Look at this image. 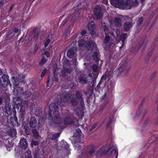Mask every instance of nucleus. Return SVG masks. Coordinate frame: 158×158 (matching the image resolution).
I'll return each mask as SVG.
<instances>
[{"mask_svg":"<svg viewBox=\"0 0 158 158\" xmlns=\"http://www.w3.org/2000/svg\"><path fill=\"white\" fill-rule=\"evenodd\" d=\"M85 44V41L84 40H81L78 42V46L81 49H83L86 46L88 49L89 50H91L93 52H94L93 57L94 60L95 61H98L99 60L98 51L97 49L95 43L92 41H90L86 45Z\"/></svg>","mask_w":158,"mask_h":158,"instance_id":"obj_1","label":"nucleus"},{"mask_svg":"<svg viewBox=\"0 0 158 158\" xmlns=\"http://www.w3.org/2000/svg\"><path fill=\"white\" fill-rule=\"evenodd\" d=\"M123 0H111V4L114 6L121 8L123 9H129L131 7L137 5V0H135L131 2L130 0H125L126 2L123 1Z\"/></svg>","mask_w":158,"mask_h":158,"instance_id":"obj_2","label":"nucleus"},{"mask_svg":"<svg viewBox=\"0 0 158 158\" xmlns=\"http://www.w3.org/2000/svg\"><path fill=\"white\" fill-rule=\"evenodd\" d=\"M94 13L98 19L101 18L103 14L101 11V7L100 6H96L94 9Z\"/></svg>","mask_w":158,"mask_h":158,"instance_id":"obj_3","label":"nucleus"},{"mask_svg":"<svg viewBox=\"0 0 158 158\" xmlns=\"http://www.w3.org/2000/svg\"><path fill=\"white\" fill-rule=\"evenodd\" d=\"M1 134L0 133V135ZM6 136L5 135L3 136H2V137H1L0 136V146L3 145L4 144L5 146H8L9 147V148H7V149L9 151H10V147L12 146V145H11L10 144V145H7V144L6 143L7 141H8L7 139H6Z\"/></svg>","mask_w":158,"mask_h":158,"instance_id":"obj_4","label":"nucleus"},{"mask_svg":"<svg viewBox=\"0 0 158 158\" xmlns=\"http://www.w3.org/2000/svg\"><path fill=\"white\" fill-rule=\"evenodd\" d=\"M67 55L68 57L70 58L74 57V61H76L77 59L76 58L77 56V54L73 49H71L69 50L67 53Z\"/></svg>","mask_w":158,"mask_h":158,"instance_id":"obj_5","label":"nucleus"},{"mask_svg":"<svg viewBox=\"0 0 158 158\" xmlns=\"http://www.w3.org/2000/svg\"><path fill=\"white\" fill-rule=\"evenodd\" d=\"M104 43V44H107L110 47V45H112L114 44L115 43V41L114 39L110 40L109 36L107 35L105 37Z\"/></svg>","mask_w":158,"mask_h":158,"instance_id":"obj_6","label":"nucleus"},{"mask_svg":"<svg viewBox=\"0 0 158 158\" xmlns=\"http://www.w3.org/2000/svg\"><path fill=\"white\" fill-rule=\"evenodd\" d=\"M86 150L85 153L87 155L89 154H91L94 153L95 151V147L94 145H91L88 146L85 149Z\"/></svg>","mask_w":158,"mask_h":158,"instance_id":"obj_7","label":"nucleus"},{"mask_svg":"<svg viewBox=\"0 0 158 158\" xmlns=\"http://www.w3.org/2000/svg\"><path fill=\"white\" fill-rule=\"evenodd\" d=\"M25 76L24 75L20 74L19 75V78L13 77L12 78L13 81L14 85L16 86L19 83V80H21V79H23L25 78Z\"/></svg>","mask_w":158,"mask_h":158,"instance_id":"obj_8","label":"nucleus"},{"mask_svg":"<svg viewBox=\"0 0 158 158\" xmlns=\"http://www.w3.org/2000/svg\"><path fill=\"white\" fill-rule=\"evenodd\" d=\"M92 68L93 71L95 73L94 74L93 73H90L89 75V76L91 79H93L94 76V77H95L98 74V72L97 71L98 69L97 65L96 64H94L92 66Z\"/></svg>","mask_w":158,"mask_h":158,"instance_id":"obj_9","label":"nucleus"},{"mask_svg":"<svg viewBox=\"0 0 158 158\" xmlns=\"http://www.w3.org/2000/svg\"><path fill=\"white\" fill-rule=\"evenodd\" d=\"M19 146L23 149H25L28 147V144L24 138L21 139L19 142Z\"/></svg>","mask_w":158,"mask_h":158,"instance_id":"obj_10","label":"nucleus"},{"mask_svg":"<svg viewBox=\"0 0 158 158\" xmlns=\"http://www.w3.org/2000/svg\"><path fill=\"white\" fill-rule=\"evenodd\" d=\"M80 4L78 5H77L76 6L74 7L73 9L75 10L74 14L76 15H78L79 14L80 10L81 9V6L83 4L82 3L79 2Z\"/></svg>","mask_w":158,"mask_h":158,"instance_id":"obj_11","label":"nucleus"},{"mask_svg":"<svg viewBox=\"0 0 158 158\" xmlns=\"http://www.w3.org/2000/svg\"><path fill=\"white\" fill-rule=\"evenodd\" d=\"M87 27L89 30L90 31H92V35L93 34L92 33L94 32V31L96 27L94 24V23L93 22H90L88 25Z\"/></svg>","mask_w":158,"mask_h":158,"instance_id":"obj_12","label":"nucleus"},{"mask_svg":"<svg viewBox=\"0 0 158 158\" xmlns=\"http://www.w3.org/2000/svg\"><path fill=\"white\" fill-rule=\"evenodd\" d=\"M49 108L50 110L56 113L58 110V106L57 105H56L55 103H53L49 105Z\"/></svg>","mask_w":158,"mask_h":158,"instance_id":"obj_13","label":"nucleus"},{"mask_svg":"<svg viewBox=\"0 0 158 158\" xmlns=\"http://www.w3.org/2000/svg\"><path fill=\"white\" fill-rule=\"evenodd\" d=\"M74 136L77 139H78V138H81L83 137V135H82V132L81 130L78 129L76 131V132L74 135Z\"/></svg>","mask_w":158,"mask_h":158,"instance_id":"obj_14","label":"nucleus"},{"mask_svg":"<svg viewBox=\"0 0 158 158\" xmlns=\"http://www.w3.org/2000/svg\"><path fill=\"white\" fill-rule=\"evenodd\" d=\"M123 19V18L120 17L116 18L114 19V24L117 26L120 25Z\"/></svg>","mask_w":158,"mask_h":158,"instance_id":"obj_15","label":"nucleus"},{"mask_svg":"<svg viewBox=\"0 0 158 158\" xmlns=\"http://www.w3.org/2000/svg\"><path fill=\"white\" fill-rule=\"evenodd\" d=\"M36 123L37 122L35 118L32 117L31 119L30 123V126L34 128L36 126Z\"/></svg>","mask_w":158,"mask_h":158,"instance_id":"obj_16","label":"nucleus"},{"mask_svg":"<svg viewBox=\"0 0 158 158\" xmlns=\"http://www.w3.org/2000/svg\"><path fill=\"white\" fill-rule=\"evenodd\" d=\"M79 76V75L78 74L77 79L79 80L80 82L82 84H84L86 83L87 80L84 77H83L82 76L80 77Z\"/></svg>","mask_w":158,"mask_h":158,"instance_id":"obj_17","label":"nucleus"},{"mask_svg":"<svg viewBox=\"0 0 158 158\" xmlns=\"http://www.w3.org/2000/svg\"><path fill=\"white\" fill-rule=\"evenodd\" d=\"M62 98L61 99V101L62 102H65L68 101L70 97L69 94H63L62 95Z\"/></svg>","mask_w":158,"mask_h":158,"instance_id":"obj_18","label":"nucleus"},{"mask_svg":"<svg viewBox=\"0 0 158 158\" xmlns=\"http://www.w3.org/2000/svg\"><path fill=\"white\" fill-rule=\"evenodd\" d=\"M120 33V31L118 29H116L114 31L112 32V35L114 38L116 39L117 37H118Z\"/></svg>","mask_w":158,"mask_h":158,"instance_id":"obj_19","label":"nucleus"},{"mask_svg":"<svg viewBox=\"0 0 158 158\" xmlns=\"http://www.w3.org/2000/svg\"><path fill=\"white\" fill-rule=\"evenodd\" d=\"M77 97L80 100H81V103L82 106H84V101L82 99L81 94L80 92H77L76 93Z\"/></svg>","mask_w":158,"mask_h":158,"instance_id":"obj_20","label":"nucleus"},{"mask_svg":"<svg viewBox=\"0 0 158 158\" xmlns=\"http://www.w3.org/2000/svg\"><path fill=\"white\" fill-rule=\"evenodd\" d=\"M132 27L131 23L127 22L125 23L124 25V28L126 31L130 30V29Z\"/></svg>","mask_w":158,"mask_h":158,"instance_id":"obj_21","label":"nucleus"},{"mask_svg":"<svg viewBox=\"0 0 158 158\" xmlns=\"http://www.w3.org/2000/svg\"><path fill=\"white\" fill-rule=\"evenodd\" d=\"M53 67V71H54V74L55 76V79L56 81H58V77H56L55 75H56V71H58L59 69H57V66L56 64H55Z\"/></svg>","mask_w":158,"mask_h":158,"instance_id":"obj_22","label":"nucleus"},{"mask_svg":"<svg viewBox=\"0 0 158 158\" xmlns=\"http://www.w3.org/2000/svg\"><path fill=\"white\" fill-rule=\"evenodd\" d=\"M61 117L57 114V115L55 116V122L57 123H62V119Z\"/></svg>","mask_w":158,"mask_h":158,"instance_id":"obj_23","label":"nucleus"},{"mask_svg":"<svg viewBox=\"0 0 158 158\" xmlns=\"http://www.w3.org/2000/svg\"><path fill=\"white\" fill-rule=\"evenodd\" d=\"M8 135L12 137H14L16 134V130L15 129H12L11 131L8 133Z\"/></svg>","mask_w":158,"mask_h":158,"instance_id":"obj_24","label":"nucleus"},{"mask_svg":"<svg viewBox=\"0 0 158 158\" xmlns=\"http://www.w3.org/2000/svg\"><path fill=\"white\" fill-rule=\"evenodd\" d=\"M54 80V79L52 78L51 77V76H49L48 77V82L47 83V87H50V85H51L52 84V81Z\"/></svg>","mask_w":158,"mask_h":158,"instance_id":"obj_25","label":"nucleus"},{"mask_svg":"<svg viewBox=\"0 0 158 158\" xmlns=\"http://www.w3.org/2000/svg\"><path fill=\"white\" fill-rule=\"evenodd\" d=\"M23 158H32L30 151H27L24 154V155L23 156Z\"/></svg>","mask_w":158,"mask_h":158,"instance_id":"obj_26","label":"nucleus"},{"mask_svg":"<svg viewBox=\"0 0 158 158\" xmlns=\"http://www.w3.org/2000/svg\"><path fill=\"white\" fill-rule=\"evenodd\" d=\"M71 71L72 69L71 68L69 69H65L64 68L63 69L62 74L64 75H65L67 74H66V73H70L71 72Z\"/></svg>","mask_w":158,"mask_h":158,"instance_id":"obj_27","label":"nucleus"},{"mask_svg":"<svg viewBox=\"0 0 158 158\" xmlns=\"http://www.w3.org/2000/svg\"><path fill=\"white\" fill-rule=\"evenodd\" d=\"M126 67L125 65H122V64H121L120 67L118 70L117 71L118 73L121 72L122 71H123L124 69L126 68Z\"/></svg>","mask_w":158,"mask_h":158,"instance_id":"obj_28","label":"nucleus"},{"mask_svg":"<svg viewBox=\"0 0 158 158\" xmlns=\"http://www.w3.org/2000/svg\"><path fill=\"white\" fill-rule=\"evenodd\" d=\"M127 37V35L126 34H122L120 37V39L123 43L125 41L126 38Z\"/></svg>","mask_w":158,"mask_h":158,"instance_id":"obj_29","label":"nucleus"},{"mask_svg":"<svg viewBox=\"0 0 158 158\" xmlns=\"http://www.w3.org/2000/svg\"><path fill=\"white\" fill-rule=\"evenodd\" d=\"M62 143H64V144L62 146L65 148L66 149L68 150L69 148V146L66 142H65L64 140H63L61 142V143L62 144Z\"/></svg>","mask_w":158,"mask_h":158,"instance_id":"obj_30","label":"nucleus"},{"mask_svg":"<svg viewBox=\"0 0 158 158\" xmlns=\"http://www.w3.org/2000/svg\"><path fill=\"white\" fill-rule=\"evenodd\" d=\"M112 149L113 150V151L112 152L115 154L116 156L115 158H117L118 156V151L117 150L116 147H113L112 148Z\"/></svg>","mask_w":158,"mask_h":158,"instance_id":"obj_31","label":"nucleus"},{"mask_svg":"<svg viewBox=\"0 0 158 158\" xmlns=\"http://www.w3.org/2000/svg\"><path fill=\"white\" fill-rule=\"evenodd\" d=\"M72 121L71 119L69 118H67L65 119L64 121V124H67L69 123H72Z\"/></svg>","mask_w":158,"mask_h":158,"instance_id":"obj_32","label":"nucleus"},{"mask_svg":"<svg viewBox=\"0 0 158 158\" xmlns=\"http://www.w3.org/2000/svg\"><path fill=\"white\" fill-rule=\"evenodd\" d=\"M2 78L3 79V81L4 82H6L8 79V76L5 75H2Z\"/></svg>","mask_w":158,"mask_h":158,"instance_id":"obj_33","label":"nucleus"},{"mask_svg":"<svg viewBox=\"0 0 158 158\" xmlns=\"http://www.w3.org/2000/svg\"><path fill=\"white\" fill-rule=\"evenodd\" d=\"M33 135L35 138H37L38 136V133L36 130H34L32 131Z\"/></svg>","mask_w":158,"mask_h":158,"instance_id":"obj_34","label":"nucleus"},{"mask_svg":"<svg viewBox=\"0 0 158 158\" xmlns=\"http://www.w3.org/2000/svg\"><path fill=\"white\" fill-rule=\"evenodd\" d=\"M103 28L104 30V31L105 33V34H108V29L107 27L105 25H103Z\"/></svg>","mask_w":158,"mask_h":158,"instance_id":"obj_35","label":"nucleus"},{"mask_svg":"<svg viewBox=\"0 0 158 158\" xmlns=\"http://www.w3.org/2000/svg\"><path fill=\"white\" fill-rule=\"evenodd\" d=\"M47 60L45 58H43L41 60L40 62V64L41 65L44 64L47 62Z\"/></svg>","mask_w":158,"mask_h":158,"instance_id":"obj_36","label":"nucleus"},{"mask_svg":"<svg viewBox=\"0 0 158 158\" xmlns=\"http://www.w3.org/2000/svg\"><path fill=\"white\" fill-rule=\"evenodd\" d=\"M31 144L32 146H33V145L37 146L39 144V143L38 141L32 140L31 142Z\"/></svg>","mask_w":158,"mask_h":158,"instance_id":"obj_37","label":"nucleus"},{"mask_svg":"<svg viewBox=\"0 0 158 158\" xmlns=\"http://www.w3.org/2000/svg\"><path fill=\"white\" fill-rule=\"evenodd\" d=\"M50 42V40L49 39H47L46 40L45 44H44V46L45 47H47L48 44Z\"/></svg>","mask_w":158,"mask_h":158,"instance_id":"obj_38","label":"nucleus"},{"mask_svg":"<svg viewBox=\"0 0 158 158\" xmlns=\"http://www.w3.org/2000/svg\"><path fill=\"white\" fill-rule=\"evenodd\" d=\"M60 135V133H56L54 135L53 137L52 138V139H56L58 137H59Z\"/></svg>","mask_w":158,"mask_h":158,"instance_id":"obj_39","label":"nucleus"},{"mask_svg":"<svg viewBox=\"0 0 158 158\" xmlns=\"http://www.w3.org/2000/svg\"><path fill=\"white\" fill-rule=\"evenodd\" d=\"M31 94L29 90H27V91L25 93V97L27 98L31 95Z\"/></svg>","mask_w":158,"mask_h":158,"instance_id":"obj_40","label":"nucleus"},{"mask_svg":"<svg viewBox=\"0 0 158 158\" xmlns=\"http://www.w3.org/2000/svg\"><path fill=\"white\" fill-rule=\"evenodd\" d=\"M71 103L73 106H74L75 105H76L77 102L76 100L75 99H73L71 101Z\"/></svg>","mask_w":158,"mask_h":158,"instance_id":"obj_41","label":"nucleus"},{"mask_svg":"<svg viewBox=\"0 0 158 158\" xmlns=\"http://www.w3.org/2000/svg\"><path fill=\"white\" fill-rule=\"evenodd\" d=\"M97 126V123H94V124L93 125L92 127H91V128L90 129V130L91 131L93 130L94 129L96 126Z\"/></svg>","mask_w":158,"mask_h":158,"instance_id":"obj_42","label":"nucleus"},{"mask_svg":"<svg viewBox=\"0 0 158 158\" xmlns=\"http://www.w3.org/2000/svg\"><path fill=\"white\" fill-rule=\"evenodd\" d=\"M46 69H45L43 70V71H42V72L41 74V77H43L44 76V75L46 73Z\"/></svg>","mask_w":158,"mask_h":158,"instance_id":"obj_43","label":"nucleus"},{"mask_svg":"<svg viewBox=\"0 0 158 158\" xmlns=\"http://www.w3.org/2000/svg\"><path fill=\"white\" fill-rule=\"evenodd\" d=\"M101 150H100L99 151L100 152V151L101 152L100 153L101 154H99V153L98 152V153L97 154V156H101L102 154H103L105 152V151H104V150H102V149H101Z\"/></svg>","mask_w":158,"mask_h":158,"instance_id":"obj_44","label":"nucleus"},{"mask_svg":"<svg viewBox=\"0 0 158 158\" xmlns=\"http://www.w3.org/2000/svg\"><path fill=\"white\" fill-rule=\"evenodd\" d=\"M143 21V19L142 18H139L138 20V23L139 24H140L142 23Z\"/></svg>","mask_w":158,"mask_h":158,"instance_id":"obj_45","label":"nucleus"},{"mask_svg":"<svg viewBox=\"0 0 158 158\" xmlns=\"http://www.w3.org/2000/svg\"><path fill=\"white\" fill-rule=\"evenodd\" d=\"M25 131L26 134L27 135L29 134V129H28V128L25 127Z\"/></svg>","mask_w":158,"mask_h":158,"instance_id":"obj_46","label":"nucleus"},{"mask_svg":"<svg viewBox=\"0 0 158 158\" xmlns=\"http://www.w3.org/2000/svg\"><path fill=\"white\" fill-rule=\"evenodd\" d=\"M44 54L47 57H49L50 56V54H49V52L47 51H46L44 53Z\"/></svg>","mask_w":158,"mask_h":158,"instance_id":"obj_47","label":"nucleus"},{"mask_svg":"<svg viewBox=\"0 0 158 158\" xmlns=\"http://www.w3.org/2000/svg\"><path fill=\"white\" fill-rule=\"evenodd\" d=\"M86 33V31L85 30H83L81 33L82 35L83 36Z\"/></svg>","mask_w":158,"mask_h":158,"instance_id":"obj_48","label":"nucleus"},{"mask_svg":"<svg viewBox=\"0 0 158 158\" xmlns=\"http://www.w3.org/2000/svg\"><path fill=\"white\" fill-rule=\"evenodd\" d=\"M38 33H36L34 35V38L36 39H37L38 36Z\"/></svg>","mask_w":158,"mask_h":158,"instance_id":"obj_49","label":"nucleus"},{"mask_svg":"<svg viewBox=\"0 0 158 158\" xmlns=\"http://www.w3.org/2000/svg\"><path fill=\"white\" fill-rule=\"evenodd\" d=\"M28 101L26 102H25V105H26V107H27L28 106H29V103H28Z\"/></svg>","mask_w":158,"mask_h":158,"instance_id":"obj_50","label":"nucleus"},{"mask_svg":"<svg viewBox=\"0 0 158 158\" xmlns=\"http://www.w3.org/2000/svg\"><path fill=\"white\" fill-rule=\"evenodd\" d=\"M111 122H109L107 124V125L106 126V128H108L109 127V126H110L111 125Z\"/></svg>","mask_w":158,"mask_h":158,"instance_id":"obj_51","label":"nucleus"},{"mask_svg":"<svg viewBox=\"0 0 158 158\" xmlns=\"http://www.w3.org/2000/svg\"><path fill=\"white\" fill-rule=\"evenodd\" d=\"M3 0H0V5H2L3 3Z\"/></svg>","mask_w":158,"mask_h":158,"instance_id":"obj_52","label":"nucleus"},{"mask_svg":"<svg viewBox=\"0 0 158 158\" xmlns=\"http://www.w3.org/2000/svg\"><path fill=\"white\" fill-rule=\"evenodd\" d=\"M19 30L18 28H15L14 30V31L16 33L18 32Z\"/></svg>","mask_w":158,"mask_h":158,"instance_id":"obj_53","label":"nucleus"},{"mask_svg":"<svg viewBox=\"0 0 158 158\" xmlns=\"http://www.w3.org/2000/svg\"><path fill=\"white\" fill-rule=\"evenodd\" d=\"M23 106H21V108H20V111H23Z\"/></svg>","mask_w":158,"mask_h":158,"instance_id":"obj_54","label":"nucleus"},{"mask_svg":"<svg viewBox=\"0 0 158 158\" xmlns=\"http://www.w3.org/2000/svg\"><path fill=\"white\" fill-rule=\"evenodd\" d=\"M91 64H90V65L89 64H88V65L86 66L87 68H88L89 66H91Z\"/></svg>","mask_w":158,"mask_h":158,"instance_id":"obj_55","label":"nucleus"},{"mask_svg":"<svg viewBox=\"0 0 158 158\" xmlns=\"http://www.w3.org/2000/svg\"><path fill=\"white\" fill-rule=\"evenodd\" d=\"M104 76H103L102 78H101V79H102V80H103L104 79Z\"/></svg>","mask_w":158,"mask_h":158,"instance_id":"obj_56","label":"nucleus"},{"mask_svg":"<svg viewBox=\"0 0 158 158\" xmlns=\"http://www.w3.org/2000/svg\"><path fill=\"white\" fill-rule=\"evenodd\" d=\"M2 73V71L0 69V75H1Z\"/></svg>","mask_w":158,"mask_h":158,"instance_id":"obj_57","label":"nucleus"},{"mask_svg":"<svg viewBox=\"0 0 158 158\" xmlns=\"http://www.w3.org/2000/svg\"><path fill=\"white\" fill-rule=\"evenodd\" d=\"M2 102V99L1 98H0V104Z\"/></svg>","mask_w":158,"mask_h":158,"instance_id":"obj_58","label":"nucleus"},{"mask_svg":"<svg viewBox=\"0 0 158 158\" xmlns=\"http://www.w3.org/2000/svg\"><path fill=\"white\" fill-rule=\"evenodd\" d=\"M143 43L142 44H141V47H142V46H143Z\"/></svg>","mask_w":158,"mask_h":158,"instance_id":"obj_59","label":"nucleus"},{"mask_svg":"<svg viewBox=\"0 0 158 158\" xmlns=\"http://www.w3.org/2000/svg\"><path fill=\"white\" fill-rule=\"evenodd\" d=\"M27 0V1H31L32 2L34 1V0Z\"/></svg>","mask_w":158,"mask_h":158,"instance_id":"obj_60","label":"nucleus"},{"mask_svg":"<svg viewBox=\"0 0 158 158\" xmlns=\"http://www.w3.org/2000/svg\"><path fill=\"white\" fill-rule=\"evenodd\" d=\"M86 64H86V63H84V64L85 65H86Z\"/></svg>","mask_w":158,"mask_h":158,"instance_id":"obj_61","label":"nucleus"},{"mask_svg":"<svg viewBox=\"0 0 158 158\" xmlns=\"http://www.w3.org/2000/svg\"><path fill=\"white\" fill-rule=\"evenodd\" d=\"M73 16L75 17V15H74V16H72V18H75L74 17H73Z\"/></svg>","mask_w":158,"mask_h":158,"instance_id":"obj_62","label":"nucleus"},{"mask_svg":"<svg viewBox=\"0 0 158 158\" xmlns=\"http://www.w3.org/2000/svg\"><path fill=\"white\" fill-rule=\"evenodd\" d=\"M12 6H11V7H10V9L12 8Z\"/></svg>","mask_w":158,"mask_h":158,"instance_id":"obj_63","label":"nucleus"},{"mask_svg":"<svg viewBox=\"0 0 158 158\" xmlns=\"http://www.w3.org/2000/svg\"><path fill=\"white\" fill-rule=\"evenodd\" d=\"M99 84H98V85H97V87H99Z\"/></svg>","mask_w":158,"mask_h":158,"instance_id":"obj_64","label":"nucleus"}]
</instances>
